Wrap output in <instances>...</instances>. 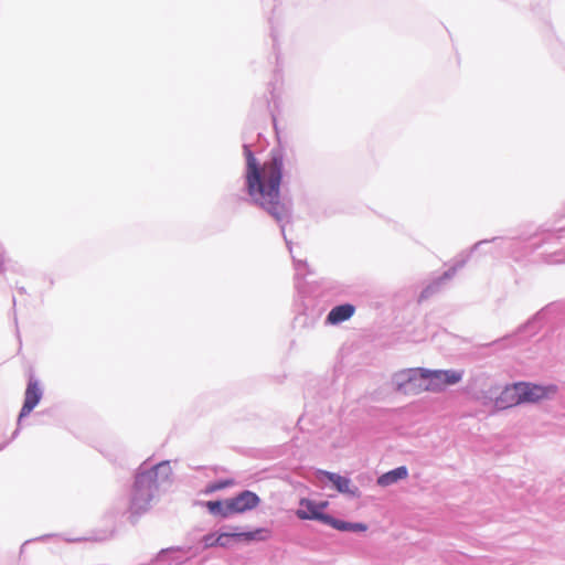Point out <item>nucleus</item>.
Here are the masks:
<instances>
[{"instance_id":"nucleus-5","label":"nucleus","mask_w":565,"mask_h":565,"mask_svg":"<svg viewBox=\"0 0 565 565\" xmlns=\"http://www.w3.org/2000/svg\"><path fill=\"white\" fill-rule=\"evenodd\" d=\"M135 488V502H149L153 497L154 491L157 490V483L153 478V473L150 471L140 473L136 479Z\"/></svg>"},{"instance_id":"nucleus-10","label":"nucleus","mask_w":565,"mask_h":565,"mask_svg":"<svg viewBox=\"0 0 565 565\" xmlns=\"http://www.w3.org/2000/svg\"><path fill=\"white\" fill-rule=\"evenodd\" d=\"M497 404L502 408L522 404L521 396L518 391V383L505 387L497 398Z\"/></svg>"},{"instance_id":"nucleus-17","label":"nucleus","mask_w":565,"mask_h":565,"mask_svg":"<svg viewBox=\"0 0 565 565\" xmlns=\"http://www.w3.org/2000/svg\"><path fill=\"white\" fill-rule=\"evenodd\" d=\"M231 482H224V483H218V484H213L211 486L210 490L211 491H215V490H220V489H223L225 488L227 484H230Z\"/></svg>"},{"instance_id":"nucleus-13","label":"nucleus","mask_w":565,"mask_h":565,"mask_svg":"<svg viewBox=\"0 0 565 565\" xmlns=\"http://www.w3.org/2000/svg\"><path fill=\"white\" fill-rule=\"evenodd\" d=\"M259 532L260 531L217 534L218 546H222V547L228 546L231 543V540H234V539H237V540L244 539L247 541L255 540Z\"/></svg>"},{"instance_id":"nucleus-15","label":"nucleus","mask_w":565,"mask_h":565,"mask_svg":"<svg viewBox=\"0 0 565 565\" xmlns=\"http://www.w3.org/2000/svg\"><path fill=\"white\" fill-rule=\"evenodd\" d=\"M205 505H206L207 510L212 514H220L223 518H226V516L233 514V512H226V510L228 508V500H226L225 502H222V501H207L205 503Z\"/></svg>"},{"instance_id":"nucleus-11","label":"nucleus","mask_w":565,"mask_h":565,"mask_svg":"<svg viewBox=\"0 0 565 565\" xmlns=\"http://www.w3.org/2000/svg\"><path fill=\"white\" fill-rule=\"evenodd\" d=\"M407 476V468L402 466L380 476L377 479V484L381 487H388L399 480L406 479Z\"/></svg>"},{"instance_id":"nucleus-7","label":"nucleus","mask_w":565,"mask_h":565,"mask_svg":"<svg viewBox=\"0 0 565 565\" xmlns=\"http://www.w3.org/2000/svg\"><path fill=\"white\" fill-rule=\"evenodd\" d=\"M42 397V391L39 383L34 380H30L24 394V403L21 408L19 418L28 416L33 408L39 404Z\"/></svg>"},{"instance_id":"nucleus-3","label":"nucleus","mask_w":565,"mask_h":565,"mask_svg":"<svg viewBox=\"0 0 565 565\" xmlns=\"http://www.w3.org/2000/svg\"><path fill=\"white\" fill-rule=\"evenodd\" d=\"M425 373H426L427 391H431V392L443 391L447 386L458 383L462 377L461 372H457L454 370H447V371L425 370Z\"/></svg>"},{"instance_id":"nucleus-18","label":"nucleus","mask_w":565,"mask_h":565,"mask_svg":"<svg viewBox=\"0 0 565 565\" xmlns=\"http://www.w3.org/2000/svg\"><path fill=\"white\" fill-rule=\"evenodd\" d=\"M324 507H326V503H321V502H320L319 508H320V509H323Z\"/></svg>"},{"instance_id":"nucleus-2","label":"nucleus","mask_w":565,"mask_h":565,"mask_svg":"<svg viewBox=\"0 0 565 565\" xmlns=\"http://www.w3.org/2000/svg\"><path fill=\"white\" fill-rule=\"evenodd\" d=\"M392 384L395 392L414 395L427 391L425 369H408L394 374Z\"/></svg>"},{"instance_id":"nucleus-4","label":"nucleus","mask_w":565,"mask_h":565,"mask_svg":"<svg viewBox=\"0 0 565 565\" xmlns=\"http://www.w3.org/2000/svg\"><path fill=\"white\" fill-rule=\"evenodd\" d=\"M518 391L522 403H536L554 395L557 387L555 385L541 386L531 383H518Z\"/></svg>"},{"instance_id":"nucleus-6","label":"nucleus","mask_w":565,"mask_h":565,"mask_svg":"<svg viewBox=\"0 0 565 565\" xmlns=\"http://www.w3.org/2000/svg\"><path fill=\"white\" fill-rule=\"evenodd\" d=\"M259 504V498L252 491H243L238 495L228 499V508L226 512L244 513L256 508Z\"/></svg>"},{"instance_id":"nucleus-12","label":"nucleus","mask_w":565,"mask_h":565,"mask_svg":"<svg viewBox=\"0 0 565 565\" xmlns=\"http://www.w3.org/2000/svg\"><path fill=\"white\" fill-rule=\"evenodd\" d=\"M320 475H323L334 486V488L341 493H349V494L354 495L358 491L356 488H354V490H352L350 488L351 481L345 477H342L337 473L323 472V471H320Z\"/></svg>"},{"instance_id":"nucleus-16","label":"nucleus","mask_w":565,"mask_h":565,"mask_svg":"<svg viewBox=\"0 0 565 565\" xmlns=\"http://www.w3.org/2000/svg\"><path fill=\"white\" fill-rule=\"evenodd\" d=\"M202 543L204 544V547H213L218 546V540L216 533H209L202 537Z\"/></svg>"},{"instance_id":"nucleus-9","label":"nucleus","mask_w":565,"mask_h":565,"mask_svg":"<svg viewBox=\"0 0 565 565\" xmlns=\"http://www.w3.org/2000/svg\"><path fill=\"white\" fill-rule=\"evenodd\" d=\"M355 312V307L350 303L334 307L327 317V323L338 324L349 320Z\"/></svg>"},{"instance_id":"nucleus-14","label":"nucleus","mask_w":565,"mask_h":565,"mask_svg":"<svg viewBox=\"0 0 565 565\" xmlns=\"http://www.w3.org/2000/svg\"><path fill=\"white\" fill-rule=\"evenodd\" d=\"M297 515L300 519H318V505L310 500H301Z\"/></svg>"},{"instance_id":"nucleus-8","label":"nucleus","mask_w":565,"mask_h":565,"mask_svg":"<svg viewBox=\"0 0 565 565\" xmlns=\"http://www.w3.org/2000/svg\"><path fill=\"white\" fill-rule=\"evenodd\" d=\"M320 522L329 524L330 526L339 531H352V532H364L367 526L363 523H349L340 520H335L330 515L320 512Z\"/></svg>"},{"instance_id":"nucleus-1","label":"nucleus","mask_w":565,"mask_h":565,"mask_svg":"<svg viewBox=\"0 0 565 565\" xmlns=\"http://www.w3.org/2000/svg\"><path fill=\"white\" fill-rule=\"evenodd\" d=\"M280 149L270 152L269 158L259 164L252 152L247 154L246 189L254 204L266 210L277 222L284 221L288 212L280 202V183L286 162Z\"/></svg>"}]
</instances>
